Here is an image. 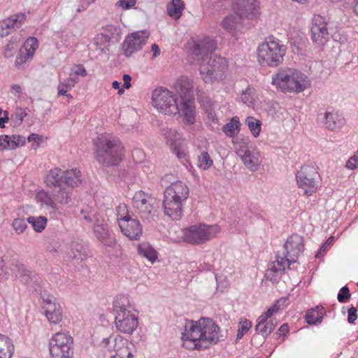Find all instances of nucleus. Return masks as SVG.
<instances>
[{"label":"nucleus","mask_w":358,"mask_h":358,"mask_svg":"<svg viewBox=\"0 0 358 358\" xmlns=\"http://www.w3.org/2000/svg\"><path fill=\"white\" fill-rule=\"evenodd\" d=\"M220 337L219 326L210 318L186 320L181 332L182 346L187 350H201L217 343Z\"/></svg>","instance_id":"1"},{"label":"nucleus","mask_w":358,"mask_h":358,"mask_svg":"<svg viewBox=\"0 0 358 358\" xmlns=\"http://www.w3.org/2000/svg\"><path fill=\"white\" fill-rule=\"evenodd\" d=\"M234 13L227 15L221 22V27L232 36L237 38L246 28L244 20H256L259 16V3L257 0H235Z\"/></svg>","instance_id":"2"},{"label":"nucleus","mask_w":358,"mask_h":358,"mask_svg":"<svg viewBox=\"0 0 358 358\" xmlns=\"http://www.w3.org/2000/svg\"><path fill=\"white\" fill-rule=\"evenodd\" d=\"M124 156V148L117 137L104 134L94 140V157L102 167L119 165Z\"/></svg>","instance_id":"3"},{"label":"nucleus","mask_w":358,"mask_h":358,"mask_svg":"<svg viewBox=\"0 0 358 358\" xmlns=\"http://www.w3.org/2000/svg\"><path fill=\"white\" fill-rule=\"evenodd\" d=\"M115 327L117 331L131 335L138 326V312L131 303L128 296L119 294L113 303Z\"/></svg>","instance_id":"4"},{"label":"nucleus","mask_w":358,"mask_h":358,"mask_svg":"<svg viewBox=\"0 0 358 358\" xmlns=\"http://www.w3.org/2000/svg\"><path fill=\"white\" fill-rule=\"evenodd\" d=\"M271 85L282 93L299 94L310 87L311 80L298 69L284 68L272 75Z\"/></svg>","instance_id":"5"},{"label":"nucleus","mask_w":358,"mask_h":358,"mask_svg":"<svg viewBox=\"0 0 358 358\" xmlns=\"http://www.w3.org/2000/svg\"><path fill=\"white\" fill-rule=\"evenodd\" d=\"M304 249L303 238L298 234L290 236L283 247V256L276 255V261L272 262L267 271L266 276L273 280V278H277L281 275L291 264L295 263Z\"/></svg>","instance_id":"6"},{"label":"nucleus","mask_w":358,"mask_h":358,"mask_svg":"<svg viewBox=\"0 0 358 358\" xmlns=\"http://www.w3.org/2000/svg\"><path fill=\"white\" fill-rule=\"evenodd\" d=\"M286 46L273 37H268L257 48V60L263 66L276 67L283 61Z\"/></svg>","instance_id":"7"},{"label":"nucleus","mask_w":358,"mask_h":358,"mask_svg":"<svg viewBox=\"0 0 358 358\" xmlns=\"http://www.w3.org/2000/svg\"><path fill=\"white\" fill-rule=\"evenodd\" d=\"M220 231L217 224L198 223L182 229V239L192 245H201L215 238Z\"/></svg>","instance_id":"8"},{"label":"nucleus","mask_w":358,"mask_h":358,"mask_svg":"<svg viewBox=\"0 0 358 358\" xmlns=\"http://www.w3.org/2000/svg\"><path fill=\"white\" fill-rule=\"evenodd\" d=\"M50 358H73V339L68 331H59L49 340Z\"/></svg>","instance_id":"9"},{"label":"nucleus","mask_w":358,"mask_h":358,"mask_svg":"<svg viewBox=\"0 0 358 358\" xmlns=\"http://www.w3.org/2000/svg\"><path fill=\"white\" fill-rule=\"evenodd\" d=\"M106 358H133L128 348V341L120 335L103 338L100 343Z\"/></svg>","instance_id":"10"},{"label":"nucleus","mask_w":358,"mask_h":358,"mask_svg":"<svg viewBox=\"0 0 358 358\" xmlns=\"http://www.w3.org/2000/svg\"><path fill=\"white\" fill-rule=\"evenodd\" d=\"M227 67L228 63L225 58L215 56L208 63L201 64L199 72L205 83H213L225 78Z\"/></svg>","instance_id":"11"},{"label":"nucleus","mask_w":358,"mask_h":358,"mask_svg":"<svg viewBox=\"0 0 358 358\" xmlns=\"http://www.w3.org/2000/svg\"><path fill=\"white\" fill-rule=\"evenodd\" d=\"M319 177L315 166H302L296 173L297 186L304 195L310 196L316 192L319 187Z\"/></svg>","instance_id":"12"},{"label":"nucleus","mask_w":358,"mask_h":358,"mask_svg":"<svg viewBox=\"0 0 358 358\" xmlns=\"http://www.w3.org/2000/svg\"><path fill=\"white\" fill-rule=\"evenodd\" d=\"M153 106L159 112L166 115L176 114L177 111V97L169 90L159 87L152 92Z\"/></svg>","instance_id":"13"},{"label":"nucleus","mask_w":358,"mask_h":358,"mask_svg":"<svg viewBox=\"0 0 358 358\" xmlns=\"http://www.w3.org/2000/svg\"><path fill=\"white\" fill-rule=\"evenodd\" d=\"M128 213L127 206L120 204L117 207V221L122 233L130 240L140 239L143 229L140 222L136 219H132L129 215L120 216V213Z\"/></svg>","instance_id":"14"},{"label":"nucleus","mask_w":358,"mask_h":358,"mask_svg":"<svg viewBox=\"0 0 358 358\" xmlns=\"http://www.w3.org/2000/svg\"><path fill=\"white\" fill-rule=\"evenodd\" d=\"M11 270L15 273V275L20 278L22 282L26 284L30 288H33L37 293L41 292V280L34 271L28 269L24 264L17 262L13 264Z\"/></svg>","instance_id":"15"},{"label":"nucleus","mask_w":358,"mask_h":358,"mask_svg":"<svg viewBox=\"0 0 358 358\" xmlns=\"http://www.w3.org/2000/svg\"><path fill=\"white\" fill-rule=\"evenodd\" d=\"M236 153L244 165L251 171H257L262 162L261 154L256 148H249L241 145L237 148Z\"/></svg>","instance_id":"16"},{"label":"nucleus","mask_w":358,"mask_h":358,"mask_svg":"<svg viewBox=\"0 0 358 358\" xmlns=\"http://www.w3.org/2000/svg\"><path fill=\"white\" fill-rule=\"evenodd\" d=\"M326 18L320 15H315L312 20L310 28L311 39L319 45H324L329 39V32L327 28Z\"/></svg>","instance_id":"17"},{"label":"nucleus","mask_w":358,"mask_h":358,"mask_svg":"<svg viewBox=\"0 0 358 358\" xmlns=\"http://www.w3.org/2000/svg\"><path fill=\"white\" fill-rule=\"evenodd\" d=\"M148 36L146 31H138L127 36L122 44L124 55L129 57L141 50L145 45Z\"/></svg>","instance_id":"18"},{"label":"nucleus","mask_w":358,"mask_h":358,"mask_svg":"<svg viewBox=\"0 0 358 358\" xmlns=\"http://www.w3.org/2000/svg\"><path fill=\"white\" fill-rule=\"evenodd\" d=\"M154 199L139 191L135 193L132 198V206L143 218H148L151 215L153 207Z\"/></svg>","instance_id":"19"},{"label":"nucleus","mask_w":358,"mask_h":358,"mask_svg":"<svg viewBox=\"0 0 358 358\" xmlns=\"http://www.w3.org/2000/svg\"><path fill=\"white\" fill-rule=\"evenodd\" d=\"M182 122L185 124L192 125L196 122V112L194 98H182L180 103H177V111Z\"/></svg>","instance_id":"20"},{"label":"nucleus","mask_w":358,"mask_h":358,"mask_svg":"<svg viewBox=\"0 0 358 358\" xmlns=\"http://www.w3.org/2000/svg\"><path fill=\"white\" fill-rule=\"evenodd\" d=\"M163 135L166 140V143L170 145L173 152L179 159L186 160V153L183 149V140L180 134L173 129L164 130Z\"/></svg>","instance_id":"21"},{"label":"nucleus","mask_w":358,"mask_h":358,"mask_svg":"<svg viewBox=\"0 0 358 358\" xmlns=\"http://www.w3.org/2000/svg\"><path fill=\"white\" fill-rule=\"evenodd\" d=\"M216 49L215 41L209 37L200 38L194 42L192 48V54L198 59L204 60Z\"/></svg>","instance_id":"22"},{"label":"nucleus","mask_w":358,"mask_h":358,"mask_svg":"<svg viewBox=\"0 0 358 358\" xmlns=\"http://www.w3.org/2000/svg\"><path fill=\"white\" fill-rule=\"evenodd\" d=\"M93 231L96 238L106 247H114L116 243V239L109 229L108 224L103 221L96 220L93 225Z\"/></svg>","instance_id":"23"},{"label":"nucleus","mask_w":358,"mask_h":358,"mask_svg":"<svg viewBox=\"0 0 358 358\" xmlns=\"http://www.w3.org/2000/svg\"><path fill=\"white\" fill-rule=\"evenodd\" d=\"M189 187L182 181L173 182L164 191V195L171 199L185 202L189 196Z\"/></svg>","instance_id":"24"},{"label":"nucleus","mask_w":358,"mask_h":358,"mask_svg":"<svg viewBox=\"0 0 358 358\" xmlns=\"http://www.w3.org/2000/svg\"><path fill=\"white\" fill-rule=\"evenodd\" d=\"M184 204V202L171 199V197L164 195L163 206L165 215L172 220H180L182 214Z\"/></svg>","instance_id":"25"},{"label":"nucleus","mask_w":358,"mask_h":358,"mask_svg":"<svg viewBox=\"0 0 358 358\" xmlns=\"http://www.w3.org/2000/svg\"><path fill=\"white\" fill-rule=\"evenodd\" d=\"M44 315L51 324H58L62 319V308L59 303L47 299L44 304Z\"/></svg>","instance_id":"26"},{"label":"nucleus","mask_w":358,"mask_h":358,"mask_svg":"<svg viewBox=\"0 0 358 358\" xmlns=\"http://www.w3.org/2000/svg\"><path fill=\"white\" fill-rule=\"evenodd\" d=\"M345 124V118L338 110H327L324 113V125L330 130L340 129Z\"/></svg>","instance_id":"27"},{"label":"nucleus","mask_w":358,"mask_h":358,"mask_svg":"<svg viewBox=\"0 0 358 358\" xmlns=\"http://www.w3.org/2000/svg\"><path fill=\"white\" fill-rule=\"evenodd\" d=\"M26 138L21 135H0V150H14L25 145Z\"/></svg>","instance_id":"28"},{"label":"nucleus","mask_w":358,"mask_h":358,"mask_svg":"<svg viewBox=\"0 0 358 358\" xmlns=\"http://www.w3.org/2000/svg\"><path fill=\"white\" fill-rule=\"evenodd\" d=\"M113 31H117V28L113 25H108L105 33H101L96 36L93 44L96 46V49L100 50L101 52L108 50V47L112 38Z\"/></svg>","instance_id":"29"},{"label":"nucleus","mask_w":358,"mask_h":358,"mask_svg":"<svg viewBox=\"0 0 358 358\" xmlns=\"http://www.w3.org/2000/svg\"><path fill=\"white\" fill-rule=\"evenodd\" d=\"M175 88L180 94L181 99L194 98L193 85L186 76H180L175 83Z\"/></svg>","instance_id":"30"},{"label":"nucleus","mask_w":358,"mask_h":358,"mask_svg":"<svg viewBox=\"0 0 358 358\" xmlns=\"http://www.w3.org/2000/svg\"><path fill=\"white\" fill-rule=\"evenodd\" d=\"M64 171L59 168L50 169L45 179V182L49 187H55L57 186L65 185L64 184Z\"/></svg>","instance_id":"31"},{"label":"nucleus","mask_w":358,"mask_h":358,"mask_svg":"<svg viewBox=\"0 0 358 358\" xmlns=\"http://www.w3.org/2000/svg\"><path fill=\"white\" fill-rule=\"evenodd\" d=\"M69 258L84 261L88 256V249L78 242H72L66 251Z\"/></svg>","instance_id":"32"},{"label":"nucleus","mask_w":358,"mask_h":358,"mask_svg":"<svg viewBox=\"0 0 358 358\" xmlns=\"http://www.w3.org/2000/svg\"><path fill=\"white\" fill-rule=\"evenodd\" d=\"M72 191L73 190L71 187L62 185L54 187L52 194L55 200L58 203L61 204H66L71 199Z\"/></svg>","instance_id":"33"},{"label":"nucleus","mask_w":358,"mask_h":358,"mask_svg":"<svg viewBox=\"0 0 358 358\" xmlns=\"http://www.w3.org/2000/svg\"><path fill=\"white\" fill-rule=\"evenodd\" d=\"M325 313L326 311L322 306H316L306 313V320L309 324H319L322 322Z\"/></svg>","instance_id":"34"},{"label":"nucleus","mask_w":358,"mask_h":358,"mask_svg":"<svg viewBox=\"0 0 358 358\" xmlns=\"http://www.w3.org/2000/svg\"><path fill=\"white\" fill-rule=\"evenodd\" d=\"M64 184L71 189L82 183L80 171L78 169H72L64 171Z\"/></svg>","instance_id":"35"},{"label":"nucleus","mask_w":358,"mask_h":358,"mask_svg":"<svg viewBox=\"0 0 358 358\" xmlns=\"http://www.w3.org/2000/svg\"><path fill=\"white\" fill-rule=\"evenodd\" d=\"M14 352L12 340L7 336L0 334V358H11Z\"/></svg>","instance_id":"36"},{"label":"nucleus","mask_w":358,"mask_h":358,"mask_svg":"<svg viewBox=\"0 0 358 358\" xmlns=\"http://www.w3.org/2000/svg\"><path fill=\"white\" fill-rule=\"evenodd\" d=\"M138 254L153 264L157 259V252L148 243H141L138 245Z\"/></svg>","instance_id":"37"},{"label":"nucleus","mask_w":358,"mask_h":358,"mask_svg":"<svg viewBox=\"0 0 358 358\" xmlns=\"http://www.w3.org/2000/svg\"><path fill=\"white\" fill-rule=\"evenodd\" d=\"M36 199L42 205L46 206V209L49 210L50 214L56 213L57 205L48 192L40 191L36 194Z\"/></svg>","instance_id":"38"},{"label":"nucleus","mask_w":358,"mask_h":358,"mask_svg":"<svg viewBox=\"0 0 358 358\" xmlns=\"http://www.w3.org/2000/svg\"><path fill=\"white\" fill-rule=\"evenodd\" d=\"M5 20L7 24H8L9 29L12 32L22 26V24L26 22L27 15L23 13H17L10 15Z\"/></svg>","instance_id":"39"},{"label":"nucleus","mask_w":358,"mask_h":358,"mask_svg":"<svg viewBox=\"0 0 358 358\" xmlns=\"http://www.w3.org/2000/svg\"><path fill=\"white\" fill-rule=\"evenodd\" d=\"M240 129L241 122L237 116L233 117L222 128L223 132L229 137L235 136L239 133Z\"/></svg>","instance_id":"40"},{"label":"nucleus","mask_w":358,"mask_h":358,"mask_svg":"<svg viewBox=\"0 0 358 358\" xmlns=\"http://www.w3.org/2000/svg\"><path fill=\"white\" fill-rule=\"evenodd\" d=\"M260 318H257V324L255 327L256 331L258 334H261L264 337H266L270 334L275 327V322L273 320L261 321Z\"/></svg>","instance_id":"41"},{"label":"nucleus","mask_w":358,"mask_h":358,"mask_svg":"<svg viewBox=\"0 0 358 358\" xmlns=\"http://www.w3.org/2000/svg\"><path fill=\"white\" fill-rule=\"evenodd\" d=\"M27 222L30 224L34 230L37 233L42 232L46 227L48 219L45 216H29Z\"/></svg>","instance_id":"42"},{"label":"nucleus","mask_w":358,"mask_h":358,"mask_svg":"<svg viewBox=\"0 0 358 358\" xmlns=\"http://www.w3.org/2000/svg\"><path fill=\"white\" fill-rule=\"evenodd\" d=\"M35 54V51H31L28 48H24L22 46L20 50V54L17 57L15 64L18 69H21L24 66V64L29 61H31Z\"/></svg>","instance_id":"43"},{"label":"nucleus","mask_w":358,"mask_h":358,"mask_svg":"<svg viewBox=\"0 0 358 358\" xmlns=\"http://www.w3.org/2000/svg\"><path fill=\"white\" fill-rule=\"evenodd\" d=\"M184 4L181 0H172L167 6L168 15L174 19H178L181 16Z\"/></svg>","instance_id":"44"},{"label":"nucleus","mask_w":358,"mask_h":358,"mask_svg":"<svg viewBox=\"0 0 358 358\" xmlns=\"http://www.w3.org/2000/svg\"><path fill=\"white\" fill-rule=\"evenodd\" d=\"M245 124L248 126L252 135L257 138L262 130V122L254 117L249 116L245 118Z\"/></svg>","instance_id":"45"},{"label":"nucleus","mask_w":358,"mask_h":358,"mask_svg":"<svg viewBox=\"0 0 358 358\" xmlns=\"http://www.w3.org/2000/svg\"><path fill=\"white\" fill-rule=\"evenodd\" d=\"M255 92L253 87L248 86L241 94V101L248 106H253L256 98Z\"/></svg>","instance_id":"46"},{"label":"nucleus","mask_w":358,"mask_h":358,"mask_svg":"<svg viewBox=\"0 0 358 358\" xmlns=\"http://www.w3.org/2000/svg\"><path fill=\"white\" fill-rule=\"evenodd\" d=\"M213 162L207 152L203 151L198 157V166L203 169L207 170L213 166Z\"/></svg>","instance_id":"47"},{"label":"nucleus","mask_w":358,"mask_h":358,"mask_svg":"<svg viewBox=\"0 0 358 358\" xmlns=\"http://www.w3.org/2000/svg\"><path fill=\"white\" fill-rule=\"evenodd\" d=\"M61 41L63 45L71 49L75 47L76 44V36L72 32H64L61 35Z\"/></svg>","instance_id":"48"},{"label":"nucleus","mask_w":358,"mask_h":358,"mask_svg":"<svg viewBox=\"0 0 358 358\" xmlns=\"http://www.w3.org/2000/svg\"><path fill=\"white\" fill-rule=\"evenodd\" d=\"M27 115V108L17 107L15 108L13 114L11 115V120L15 125H20L23 122L24 118Z\"/></svg>","instance_id":"49"},{"label":"nucleus","mask_w":358,"mask_h":358,"mask_svg":"<svg viewBox=\"0 0 358 358\" xmlns=\"http://www.w3.org/2000/svg\"><path fill=\"white\" fill-rule=\"evenodd\" d=\"M27 220H26L24 218H15L12 222V227L17 234H20L27 228Z\"/></svg>","instance_id":"50"},{"label":"nucleus","mask_w":358,"mask_h":358,"mask_svg":"<svg viewBox=\"0 0 358 358\" xmlns=\"http://www.w3.org/2000/svg\"><path fill=\"white\" fill-rule=\"evenodd\" d=\"M252 327V323L248 320L241 322L238 324L236 340H241Z\"/></svg>","instance_id":"51"},{"label":"nucleus","mask_w":358,"mask_h":358,"mask_svg":"<svg viewBox=\"0 0 358 358\" xmlns=\"http://www.w3.org/2000/svg\"><path fill=\"white\" fill-rule=\"evenodd\" d=\"M73 88V82L71 80H67L64 79L63 81L59 80L57 90L58 95H64L69 90Z\"/></svg>","instance_id":"52"},{"label":"nucleus","mask_w":358,"mask_h":358,"mask_svg":"<svg viewBox=\"0 0 358 358\" xmlns=\"http://www.w3.org/2000/svg\"><path fill=\"white\" fill-rule=\"evenodd\" d=\"M136 0H118L115 6L122 10H129L136 5Z\"/></svg>","instance_id":"53"},{"label":"nucleus","mask_w":358,"mask_h":358,"mask_svg":"<svg viewBox=\"0 0 358 358\" xmlns=\"http://www.w3.org/2000/svg\"><path fill=\"white\" fill-rule=\"evenodd\" d=\"M351 294L350 292L349 288L347 286L343 287L338 295H337V299L340 303H346L347 301L350 298Z\"/></svg>","instance_id":"54"},{"label":"nucleus","mask_w":358,"mask_h":358,"mask_svg":"<svg viewBox=\"0 0 358 358\" xmlns=\"http://www.w3.org/2000/svg\"><path fill=\"white\" fill-rule=\"evenodd\" d=\"M23 46H24V48L36 52L38 48V41L35 37H29L25 41Z\"/></svg>","instance_id":"55"},{"label":"nucleus","mask_w":358,"mask_h":358,"mask_svg":"<svg viewBox=\"0 0 358 358\" xmlns=\"http://www.w3.org/2000/svg\"><path fill=\"white\" fill-rule=\"evenodd\" d=\"M345 166L350 170H354L358 167V150L348 160Z\"/></svg>","instance_id":"56"},{"label":"nucleus","mask_w":358,"mask_h":358,"mask_svg":"<svg viewBox=\"0 0 358 358\" xmlns=\"http://www.w3.org/2000/svg\"><path fill=\"white\" fill-rule=\"evenodd\" d=\"M278 310V307L277 305H273L270 307L266 312L263 313L258 318H260V322L264 320H268L273 313H276Z\"/></svg>","instance_id":"57"},{"label":"nucleus","mask_w":358,"mask_h":358,"mask_svg":"<svg viewBox=\"0 0 358 358\" xmlns=\"http://www.w3.org/2000/svg\"><path fill=\"white\" fill-rule=\"evenodd\" d=\"M11 33L6 20L0 21V37H4Z\"/></svg>","instance_id":"58"},{"label":"nucleus","mask_w":358,"mask_h":358,"mask_svg":"<svg viewBox=\"0 0 358 358\" xmlns=\"http://www.w3.org/2000/svg\"><path fill=\"white\" fill-rule=\"evenodd\" d=\"M348 322L353 324L357 318V308L353 306L348 309Z\"/></svg>","instance_id":"59"},{"label":"nucleus","mask_w":358,"mask_h":358,"mask_svg":"<svg viewBox=\"0 0 358 358\" xmlns=\"http://www.w3.org/2000/svg\"><path fill=\"white\" fill-rule=\"evenodd\" d=\"M71 73L75 76L85 77L87 76V71L83 65H78L76 66L73 69H72Z\"/></svg>","instance_id":"60"},{"label":"nucleus","mask_w":358,"mask_h":358,"mask_svg":"<svg viewBox=\"0 0 358 358\" xmlns=\"http://www.w3.org/2000/svg\"><path fill=\"white\" fill-rule=\"evenodd\" d=\"M333 240H334L333 236H331L330 238H329L327 240V241L320 247V251L316 254V257H318V258L320 257L321 252H325L326 250H327L329 248Z\"/></svg>","instance_id":"61"},{"label":"nucleus","mask_w":358,"mask_h":358,"mask_svg":"<svg viewBox=\"0 0 358 358\" xmlns=\"http://www.w3.org/2000/svg\"><path fill=\"white\" fill-rule=\"evenodd\" d=\"M8 275V268L6 266L5 262L0 261V281L6 279Z\"/></svg>","instance_id":"62"},{"label":"nucleus","mask_w":358,"mask_h":358,"mask_svg":"<svg viewBox=\"0 0 358 358\" xmlns=\"http://www.w3.org/2000/svg\"><path fill=\"white\" fill-rule=\"evenodd\" d=\"M27 140L29 142H34L36 143V146L35 148H34V149H36V148L41 144V143L42 142V138L41 136H39L38 134H30L28 138H27Z\"/></svg>","instance_id":"63"},{"label":"nucleus","mask_w":358,"mask_h":358,"mask_svg":"<svg viewBox=\"0 0 358 358\" xmlns=\"http://www.w3.org/2000/svg\"><path fill=\"white\" fill-rule=\"evenodd\" d=\"M124 81L123 88L129 89L131 86V77L129 74H124L122 77Z\"/></svg>","instance_id":"64"}]
</instances>
